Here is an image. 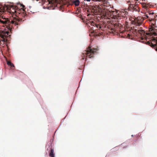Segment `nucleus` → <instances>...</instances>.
I'll use <instances>...</instances> for the list:
<instances>
[{"label": "nucleus", "instance_id": "nucleus-1", "mask_svg": "<svg viewBox=\"0 0 157 157\" xmlns=\"http://www.w3.org/2000/svg\"><path fill=\"white\" fill-rule=\"evenodd\" d=\"M25 6L20 3L17 6H6L0 7V12H4L7 10L11 14H14L17 17L12 18H0V26L7 28L8 29L13 28L14 25H20L22 21L21 17H25L26 15Z\"/></svg>", "mask_w": 157, "mask_h": 157}, {"label": "nucleus", "instance_id": "nucleus-2", "mask_svg": "<svg viewBox=\"0 0 157 157\" xmlns=\"http://www.w3.org/2000/svg\"><path fill=\"white\" fill-rule=\"evenodd\" d=\"M99 2L98 6H92L88 11L90 12L92 15H99L97 18L100 19H110L114 16V13L115 12L112 10V8L108 4L107 0H95Z\"/></svg>", "mask_w": 157, "mask_h": 157}, {"label": "nucleus", "instance_id": "nucleus-3", "mask_svg": "<svg viewBox=\"0 0 157 157\" xmlns=\"http://www.w3.org/2000/svg\"><path fill=\"white\" fill-rule=\"evenodd\" d=\"M128 16V12L125 10H122L119 12L116 15H114L113 18L116 20L115 21L118 22V25L119 27L121 25V23H119L120 20L124 18L127 19Z\"/></svg>", "mask_w": 157, "mask_h": 157}, {"label": "nucleus", "instance_id": "nucleus-4", "mask_svg": "<svg viewBox=\"0 0 157 157\" xmlns=\"http://www.w3.org/2000/svg\"><path fill=\"white\" fill-rule=\"evenodd\" d=\"M49 4L52 6L57 7L61 10L64 5H66L65 1L60 0H48Z\"/></svg>", "mask_w": 157, "mask_h": 157}, {"label": "nucleus", "instance_id": "nucleus-5", "mask_svg": "<svg viewBox=\"0 0 157 157\" xmlns=\"http://www.w3.org/2000/svg\"><path fill=\"white\" fill-rule=\"evenodd\" d=\"M149 18V16L147 14L145 13L144 16H138L133 21H132V24L136 26H140L142 23L144 19Z\"/></svg>", "mask_w": 157, "mask_h": 157}, {"label": "nucleus", "instance_id": "nucleus-6", "mask_svg": "<svg viewBox=\"0 0 157 157\" xmlns=\"http://www.w3.org/2000/svg\"><path fill=\"white\" fill-rule=\"evenodd\" d=\"M98 49L97 48H91V47H89L87 48V50L83 52V55L84 56L87 57L89 58L93 57L94 55L96 53Z\"/></svg>", "mask_w": 157, "mask_h": 157}, {"label": "nucleus", "instance_id": "nucleus-7", "mask_svg": "<svg viewBox=\"0 0 157 157\" xmlns=\"http://www.w3.org/2000/svg\"><path fill=\"white\" fill-rule=\"evenodd\" d=\"M9 32L7 31H4L0 29V37L2 39L3 41H5L6 40V38L7 37L8 35Z\"/></svg>", "mask_w": 157, "mask_h": 157}, {"label": "nucleus", "instance_id": "nucleus-8", "mask_svg": "<svg viewBox=\"0 0 157 157\" xmlns=\"http://www.w3.org/2000/svg\"><path fill=\"white\" fill-rule=\"evenodd\" d=\"M135 4H136V2H135V3L133 2V4L131 3L129 4L128 7L129 10H131L132 11H138V8Z\"/></svg>", "mask_w": 157, "mask_h": 157}, {"label": "nucleus", "instance_id": "nucleus-9", "mask_svg": "<svg viewBox=\"0 0 157 157\" xmlns=\"http://www.w3.org/2000/svg\"><path fill=\"white\" fill-rule=\"evenodd\" d=\"M155 28L152 26H151L150 28L149 29V31L150 32V33H147V35H154L155 36L156 35V33L154 31Z\"/></svg>", "mask_w": 157, "mask_h": 157}, {"label": "nucleus", "instance_id": "nucleus-10", "mask_svg": "<svg viewBox=\"0 0 157 157\" xmlns=\"http://www.w3.org/2000/svg\"><path fill=\"white\" fill-rule=\"evenodd\" d=\"M135 31L136 32L138 33L141 36L144 35L145 33L144 31L142 29H136Z\"/></svg>", "mask_w": 157, "mask_h": 157}, {"label": "nucleus", "instance_id": "nucleus-11", "mask_svg": "<svg viewBox=\"0 0 157 157\" xmlns=\"http://www.w3.org/2000/svg\"><path fill=\"white\" fill-rule=\"evenodd\" d=\"M49 155L51 157H54V150L53 149H51V150L50 152L49 153Z\"/></svg>", "mask_w": 157, "mask_h": 157}, {"label": "nucleus", "instance_id": "nucleus-12", "mask_svg": "<svg viewBox=\"0 0 157 157\" xmlns=\"http://www.w3.org/2000/svg\"><path fill=\"white\" fill-rule=\"evenodd\" d=\"M79 3L80 2L79 0H74L73 3L74 4L75 6H78L79 5Z\"/></svg>", "mask_w": 157, "mask_h": 157}, {"label": "nucleus", "instance_id": "nucleus-13", "mask_svg": "<svg viewBox=\"0 0 157 157\" xmlns=\"http://www.w3.org/2000/svg\"><path fill=\"white\" fill-rule=\"evenodd\" d=\"M7 63L8 65L10 66L11 67H14V65L10 62L8 61L7 62Z\"/></svg>", "mask_w": 157, "mask_h": 157}, {"label": "nucleus", "instance_id": "nucleus-14", "mask_svg": "<svg viewBox=\"0 0 157 157\" xmlns=\"http://www.w3.org/2000/svg\"><path fill=\"white\" fill-rule=\"evenodd\" d=\"M142 6L143 8H144L145 9H147L148 7V5L146 3H143L142 4Z\"/></svg>", "mask_w": 157, "mask_h": 157}, {"label": "nucleus", "instance_id": "nucleus-15", "mask_svg": "<svg viewBox=\"0 0 157 157\" xmlns=\"http://www.w3.org/2000/svg\"><path fill=\"white\" fill-rule=\"evenodd\" d=\"M95 27L98 29H101V27L100 26V25L98 24H96Z\"/></svg>", "mask_w": 157, "mask_h": 157}, {"label": "nucleus", "instance_id": "nucleus-16", "mask_svg": "<svg viewBox=\"0 0 157 157\" xmlns=\"http://www.w3.org/2000/svg\"><path fill=\"white\" fill-rule=\"evenodd\" d=\"M96 23H95V22L93 21H92V22L91 23V25L93 26L94 27L95 26V25H96Z\"/></svg>", "mask_w": 157, "mask_h": 157}, {"label": "nucleus", "instance_id": "nucleus-17", "mask_svg": "<svg viewBox=\"0 0 157 157\" xmlns=\"http://www.w3.org/2000/svg\"><path fill=\"white\" fill-rule=\"evenodd\" d=\"M127 37H128L129 38H131V35H130L129 34H127Z\"/></svg>", "mask_w": 157, "mask_h": 157}, {"label": "nucleus", "instance_id": "nucleus-18", "mask_svg": "<svg viewBox=\"0 0 157 157\" xmlns=\"http://www.w3.org/2000/svg\"><path fill=\"white\" fill-rule=\"evenodd\" d=\"M154 14L153 13H149V15H151V14Z\"/></svg>", "mask_w": 157, "mask_h": 157}, {"label": "nucleus", "instance_id": "nucleus-19", "mask_svg": "<svg viewBox=\"0 0 157 157\" xmlns=\"http://www.w3.org/2000/svg\"><path fill=\"white\" fill-rule=\"evenodd\" d=\"M84 1H86L87 2H90L91 0H84Z\"/></svg>", "mask_w": 157, "mask_h": 157}, {"label": "nucleus", "instance_id": "nucleus-20", "mask_svg": "<svg viewBox=\"0 0 157 157\" xmlns=\"http://www.w3.org/2000/svg\"><path fill=\"white\" fill-rule=\"evenodd\" d=\"M151 44L152 45V46H154V44H152V43H151Z\"/></svg>", "mask_w": 157, "mask_h": 157}, {"label": "nucleus", "instance_id": "nucleus-21", "mask_svg": "<svg viewBox=\"0 0 157 157\" xmlns=\"http://www.w3.org/2000/svg\"><path fill=\"white\" fill-rule=\"evenodd\" d=\"M148 43H149V44H151L150 42H149V41L148 42Z\"/></svg>", "mask_w": 157, "mask_h": 157}, {"label": "nucleus", "instance_id": "nucleus-22", "mask_svg": "<svg viewBox=\"0 0 157 157\" xmlns=\"http://www.w3.org/2000/svg\"><path fill=\"white\" fill-rule=\"evenodd\" d=\"M91 14L90 13V14L88 15H88H91Z\"/></svg>", "mask_w": 157, "mask_h": 157}, {"label": "nucleus", "instance_id": "nucleus-23", "mask_svg": "<svg viewBox=\"0 0 157 157\" xmlns=\"http://www.w3.org/2000/svg\"><path fill=\"white\" fill-rule=\"evenodd\" d=\"M137 0H135L134 1H137Z\"/></svg>", "mask_w": 157, "mask_h": 157}, {"label": "nucleus", "instance_id": "nucleus-24", "mask_svg": "<svg viewBox=\"0 0 157 157\" xmlns=\"http://www.w3.org/2000/svg\"><path fill=\"white\" fill-rule=\"evenodd\" d=\"M111 30H113L112 29H111Z\"/></svg>", "mask_w": 157, "mask_h": 157}, {"label": "nucleus", "instance_id": "nucleus-25", "mask_svg": "<svg viewBox=\"0 0 157 157\" xmlns=\"http://www.w3.org/2000/svg\"><path fill=\"white\" fill-rule=\"evenodd\" d=\"M133 136V135H132V136Z\"/></svg>", "mask_w": 157, "mask_h": 157}]
</instances>
